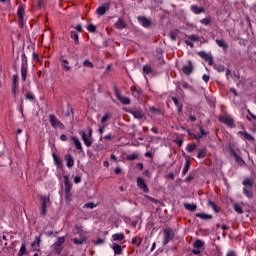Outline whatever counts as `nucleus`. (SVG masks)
I'll use <instances>...</instances> for the list:
<instances>
[{
  "label": "nucleus",
  "instance_id": "obj_32",
  "mask_svg": "<svg viewBox=\"0 0 256 256\" xmlns=\"http://www.w3.org/2000/svg\"><path fill=\"white\" fill-rule=\"evenodd\" d=\"M195 215H196V217H198L199 219H203L204 221H207L209 219H213L212 215L206 214V213H196Z\"/></svg>",
  "mask_w": 256,
  "mask_h": 256
},
{
  "label": "nucleus",
  "instance_id": "obj_29",
  "mask_svg": "<svg viewBox=\"0 0 256 256\" xmlns=\"http://www.w3.org/2000/svg\"><path fill=\"white\" fill-rule=\"evenodd\" d=\"M215 42L218 47H221L223 49V51H227V49L229 48V45H227V42H225V40L223 39H216Z\"/></svg>",
  "mask_w": 256,
  "mask_h": 256
},
{
  "label": "nucleus",
  "instance_id": "obj_25",
  "mask_svg": "<svg viewBox=\"0 0 256 256\" xmlns=\"http://www.w3.org/2000/svg\"><path fill=\"white\" fill-rule=\"evenodd\" d=\"M108 9H109V3L98 7L96 10V13H97V15H105V13H107Z\"/></svg>",
  "mask_w": 256,
  "mask_h": 256
},
{
  "label": "nucleus",
  "instance_id": "obj_53",
  "mask_svg": "<svg viewBox=\"0 0 256 256\" xmlns=\"http://www.w3.org/2000/svg\"><path fill=\"white\" fill-rule=\"evenodd\" d=\"M87 29L90 31V33H95L97 31V27H95L93 24L88 25Z\"/></svg>",
  "mask_w": 256,
  "mask_h": 256
},
{
  "label": "nucleus",
  "instance_id": "obj_11",
  "mask_svg": "<svg viewBox=\"0 0 256 256\" xmlns=\"http://www.w3.org/2000/svg\"><path fill=\"white\" fill-rule=\"evenodd\" d=\"M198 56L207 61L210 66L213 65V56L211 54H207L205 51L198 52Z\"/></svg>",
  "mask_w": 256,
  "mask_h": 256
},
{
  "label": "nucleus",
  "instance_id": "obj_8",
  "mask_svg": "<svg viewBox=\"0 0 256 256\" xmlns=\"http://www.w3.org/2000/svg\"><path fill=\"white\" fill-rule=\"evenodd\" d=\"M114 93L116 95V99L122 103V105H130L131 104V99L121 96V93H119V89L114 88Z\"/></svg>",
  "mask_w": 256,
  "mask_h": 256
},
{
  "label": "nucleus",
  "instance_id": "obj_22",
  "mask_svg": "<svg viewBox=\"0 0 256 256\" xmlns=\"http://www.w3.org/2000/svg\"><path fill=\"white\" fill-rule=\"evenodd\" d=\"M64 187H65V193H71V189L73 188V184L69 181L68 176H64Z\"/></svg>",
  "mask_w": 256,
  "mask_h": 256
},
{
  "label": "nucleus",
  "instance_id": "obj_21",
  "mask_svg": "<svg viewBox=\"0 0 256 256\" xmlns=\"http://www.w3.org/2000/svg\"><path fill=\"white\" fill-rule=\"evenodd\" d=\"M185 165L182 171V175H187V173L189 172V169L191 167V157L185 155Z\"/></svg>",
  "mask_w": 256,
  "mask_h": 256
},
{
  "label": "nucleus",
  "instance_id": "obj_12",
  "mask_svg": "<svg viewBox=\"0 0 256 256\" xmlns=\"http://www.w3.org/2000/svg\"><path fill=\"white\" fill-rule=\"evenodd\" d=\"M41 235L36 236L34 241L31 243L32 251H41Z\"/></svg>",
  "mask_w": 256,
  "mask_h": 256
},
{
  "label": "nucleus",
  "instance_id": "obj_52",
  "mask_svg": "<svg viewBox=\"0 0 256 256\" xmlns=\"http://www.w3.org/2000/svg\"><path fill=\"white\" fill-rule=\"evenodd\" d=\"M105 129H107V124H102L101 126H99L98 133L100 135H103V133L105 132Z\"/></svg>",
  "mask_w": 256,
  "mask_h": 256
},
{
  "label": "nucleus",
  "instance_id": "obj_59",
  "mask_svg": "<svg viewBox=\"0 0 256 256\" xmlns=\"http://www.w3.org/2000/svg\"><path fill=\"white\" fill-rule=\"evenodd\" d=\"M103 243H105V240L102 239V238H98V239L95 241V245H103Z\"/></svg>",
  "mask_w": 256,
  "mask_h": 256
},
{
  "label": "nucleus",
  "instance_id": "obj_47",
  "mask_svg": "<svg viewBox=\"0 0 256 256\" xmlns=\"http://www.w3.org/2000/svg\"><path fill=\"white\" fill-rule=\"evenodd\" d=\"M143 73H145V75H149L150 73H153V69L151 68V66L144 65L143 66Z\"/></svg>",
  "mask_w": 256,
  "mask_h": 256
},
{
  "label": "nucleus",
  "instance_id": "obj_4",
  "mask_svg": "<svg viewBox=\"0 0 256 256\" xmlns=\"http://www.w3.org/2000/svg\"><path fill=\"white\" fill-rule=\"evenodd\" d=\"M164 233V245H167L170 241H173L175 237V232L171 228H165L163 230Z\"/></svg>",
  "mask_w": 256,
  "mask_h": 256
},
{
  "label": "nucleus",
  "instance_id": "obj_41",
  "mask_svg": "<svg viewBox=\"0 0 256 256\" xmlns=\"http://www.w3.org/2000/svg\"><path fill=\"white\" fill-rule=\"evenodd\" d=\"M197 157L198 159H205V157H207L206 148L198 150Z\"/></svg>",
  "mask_w": 256,
  "mask_h": 256
},
{
  "label": "nucleus",
  "instance_id": "obj_34",
  "mask_svg": "<svg viewBox=\"0 0 256 256\" xmlns=\"http://www.w3.org/2000/svg\"><path fill=\"white\" fill-rule=\"evenodd\" d=\"M52 157H53L54 163H55V165H57V167H63V161H61V158H59L57 154L53 153Z\"/></svg>",
  "mask_w": 256,
  "mask_h": 256
},
{
  "label": "nucleus",
  "instance_id": "obj_35",
  "mask_svg": "<svg viewBox=\"0 0 256 256\" xmlns=\"http://www.w3.org/2000/svg\"><path fill=\"white\" fill-rule=\"evenodd\" d=\"M184 208H185L187 211L194 212V211H197V204L185 203V204H184Z\"/></svg>",
  "mask_w": 256,
  "mask_h": 256
},
{
  "label": "nucleus",
  "instance_id": "obj_17",
  "mask_svg": "<svg viewBox=\"0 0 256 256\" xmlns=\"http://www.w3.org/2000/svg\"><path fill=\"white\" fill-rule=\"evenodd\" d=\"M80 135L82 137V141H83L84 145H86V147H91L93 142L91 141V138H89L87 136V133H85V131L81 130Z\"/></svg>",
  "mask_w": 256,
  "mask_h": 256
},
{
  "label": "nucleus",
  "instance_id": "obj_7",
  "mask_svg": "<svg viewBox=\"0 0 256 256\" xmlns=\"http://www.w3.org/2000/svg\"><path fill=\"white\" fill-rule=\"evenodd\" d=\"M49 122L52 125L53 129H63L65 127L63 123H61V121H59V119H57V117L53 114L49 115Z\"/></svg>",
  "mask_w": 256,
  "mask_h": 256
},
{
  "label": "nucleus",
  "instance_id": "obj_56",
  "mask_svg": "<svg viewBox=\"0 0 256 256\" xmlns=\"http://www.w3.org/2000/svg\"><path fill=\"white\" fill-rule=\"evenodd\" d=\"M188 39H189L190 41H199V36H198V35H190V36L188 37Z\"/></svg>",
  "mask_w": 256,
  "mask_h": 256
},
{
  "label": "nucleus",
  "instance_id": "obj_49",
  "mask_svg": "<svg viewBox=\"0 0 256 256\" xmlns=\"http://www.w3.org/2000/svg\"><path fill=\"white\" fill-rule=\"evenodd\" d=\"M23 13H25V9L19 8L18 12H17L18 17H19V23L23 22Z\"/></svg>",
  "mask_w": 256,
  "mask_h": 256
},
{
  "label": "nucleus",
  "instance_id": "obj_26",
  "mask_svg": "<svg viewBox=\"0 0 256 256\" xmlns=\"http://www.w3.org/2000/svg\"><path fill=\"white\" fill-rule=\"evenodd\" d=\"M112 249L114 251V255H122L123 253V248L117 243L112 244Z\"/></svg>",
  "mask_w": 256,
  "mask_h": 256
},
{
  "label": "nucleus",
  "instance_id": "obj_2",
  "mask_svg": "<svg viewBox=\"0 0 256 256\" xmlns=\"http://www.w3.org/2000/svg\"><path fill=\"white\" fill-rule=\"evenodd\" d=\"M65 243V237H59L57 241L52 245L54 253L56 255H61V252L63 251V244Z\"/></svg>",
  "mask_w": 256,
  "mask_h": 256
},
{
  "label": "nucleus",
  "instance_id": "obj_18",
  "mask_svg": "<svg viewBox=\"0 0 256 256\" xmlns=\"http://www.w3.org/2000/svg\"><path fill=\"white\" fill-rule=\"evenodd\" d=\"M182 72L184 75H191L193 73V62L188 61V64L182 67Z\"/></svg>",
  "mask_w": 256,
  "mask_h": 256
},
{
  "label": "nucleus",
  "instance_id": "obj_37",
  "mask_svg": "<svg viewBox=\"0 0 256 256\" xmlns=\"http://www.w3.org/2000/svg\"><path fill=\"white\" fill-rule=\"evenodd\" d=\"M84 241H87V239H85V237L83 236H81L80 238L72 239V242L74 243V245H83Z\"/></svg>",
  "mask_w": 256,
  "mask_h": 256
},
{
  "label": "nucleus",
  "instance_id": "obj_39",
  "mask_svg": "<svg viewBox=\"0 0 256 256\" xmlns=\"http://www.w3.org/2000/svg\"><path fill=\"white\" fill-rule=\"evenodd\" d=\"M141 243H143V238H140V237L132 238V245H136V247H140Z\"/></svg>",
  "mask_w": 256,
  "mask_h": 256
},
{
  "label": "nucleus",
  "instance_id": "obj_20",
  "mask_svg": "<svg viewBox=\"0 0 256 256\" xmlns=\"http://www.w3.org/2000/svg\"><path fill=\"white\" fill-rule=\"evenodd\" d=\"M71 140L73 141L76 150L78 151V153H83V145L81 144V141H79V138L73 136L71 138Z\"/></svg>",
  "mask_w": 256,
  "mask_h": 256
},
{
  "label": "nucleus",
  "instance_id": "obj_24",
  "mask_svg": "<svg viewBox=\"0 0 256 256\" xmlns=\"http://www.w3.org/2000/svg\"><path fill=\"white\" fill-rule=\"evenodd\" d=\"M238 135H240V137H243V139L246 141H255V137L251 136V134H248L247 132L239 131Z\"/></svg>",
  "mask_w": 256,
  "mask_h": 256
},
{
  "label": "nucleus",
  "instance_id": "obj_61",
  "mask_svg": "<svg viewBox=\"0 0 256 256\" xmlns=\"http://www.w3.org/2000/svg\"><path fill=\"white\" fill-rule=\"evenodd\" d=\"M83 227L80 224H75L74 229H76L77 233H81V229Z\"/></svg>",
  "mask_w": 256,
  "mask_h": 256
},
{
  "label": "nucleus",
  "instance_id": "obj_44",
  "mask_svg": "<svg viewBox=\"0 0 256 256\" xmlns=\"http://www.w3.org/2000/svg\"><path fill=\"white\" fill-rule=\"evenodd\" d=\"M203 245H205V242H203L201 240H196L194 242L195 249H203Z\"/></svg>",
  "mask_w": 256,
  "mask_h": 256
},
{
  "label": "nucleus",
  "instance_id": "obj_40",
  "mask_svg": "<svg viewBox=\"0 0 256 256\" xmlns=\"http://www.w3.org/2000/svg\"><path fill=\"white\" fill-rule=\"evenodd\" d=\"M70 37L73 39L75 45H79V34H77V32L72 31Z\"/></svg>",
  "mask_w": 256,
  "mask_h": 256
},
{
  "label": "nucleus",
  "instance_id": "obj_46",
  "mask_svg": "<svg viewBox=\"0 0 256 256\" xmlns=\"http://www.w3.org/2000/svg\"><path fill=\"white\" fill-rule=\"evenodd\" d=\"M234 211H236L238 215H243V207L239 204H234Z\"/></svg>",
  "mask_w": 256,
  "mask_h": 256
},
{
  "label": "nucleus",
  "instance_id": "obj_10",
  "mask_svg": "<svg viewBox=\"0 0 256 256\" xmlns=\"http://www.w3.org/2000/svg\"><path fill=\"white\" fill-rule=\"evenodd\" d=\"M200 133L194 134L193 137L196 139V141H201L203 137H207L209 135V131L203 129V126H199Z\"/></svg>",
  "mask_w": 256,
  "mask_h": 256
},
{
  "label": "nucleus",
  "instance_id": "obj_64",
  "mask_svg": "<svg viewBox=\"0 0 256 256\" xmlns=\"http://www.w3.org/2000/svg\"><path fill=\"white\" fill-rule=\"evenodd\" d=\"M81 181V176L74 177V183L78 184Z\"/></svg>",
  "mask_w": 256,
  "mask_h": 256
},
{
  "label": "nucleus",
  "instance_id": "obj_60",
  "mask_svg": "<svg viewBox=\"0 0 256 256\" xmlns=\"http://www.w3.org/2000/svg\"><path fill=\"white\" fill-rule=\"evenodd\" d=\"M217 227H220V229H222L223 231H229V227L225 224H223V225L217 224Z\"/></svg>",
  "mask_w": 256,
  "mask_h": 256
},
{
  "label": "nucleus",
  "instance_id": "obj_5",
  "mask_svg": "<svg viewBox=\"0 0 256 256\" xmlns=\"http://www.w3.org/2000/svg\"><path fill=\"white\" fill-rule=\"evenodd\" d=\"M41 207H40V214L45 215L47 213V204L51 203V200L47 196H40Z\"/></svg>",
  "mask_w": 256,
  "mask_h": 256
},
{
  "label": "nucleus",
  "instance_id": "obj_9",
  "mask_svg": "<svg viewBox=\"0 0 256 256\" xmlns=\"http://www.w3.org/2000/svg\"><path fill=\"white\" fill-rule=\"evenodd\" d=\"M136 183L141 191H143L144 193H149V187L147 186L143 178L138 177Z\"/></svg>",
  "mask_w": 256,
  "mask_h": 256
},
{
  "label": "nucleus",
  "instance_id": "obj_45",
  "mask_svg": "<svg viewBox=\"0 0 256 256\" xmlns=\"http://www.w3.org/2000/svg\"><path fill=\"white\" fill-rule=\"evenodd\" d=\"M138 158H139V154L137 153H132L126 156V159L128 161H135V159H138Z\"/></svg>",
  "mask_w": 256,
  "mask_h": 256
},
{
  "label": "nucleus",
  "instance_id": "obj_33",
  "mask_svg": "<svg viewBox=\"0 0 256 256\" xmlns=\"http://www.w3.org/2000/svg\"><path fill=\"white\" fill-rule=\"evenodd\" d=\"M208 206L211 207V209H213V211L215 213H219V211H221V208L219 206H217V204L211 200L208 201Z\"/></svg>",
  "mask_w": 256,
  "mask_h": 256
},
{
  "label": "nucleus",
  "instance_id": "obj_54",
  "mask_svg": "<svg viewBox=\"0 0 256 256\" xmlns=\"http://www.w3.org/2000/svg\"><path fill=\"white\" fill-rule=\"evenodd\" d=\"M26 252H27V248H26L25 244H22L20 251H19V255H25Z\"/></svg>",
  "mask_w": 256,
  "mask_h": 256
},
{
  "label": "nucleus",
  "instance_id": "obj_15",
  "mask_svg": "<svg viewBox=\"0 0 256 256\" xmlns=\"http://www.w3.org/2000/svg\"><path fill=\"white\" fill-rule=\"evenodd\" d=\"M115 29L123 30L127 29V22H125V19L118 18V20L114 24Z\"/></svg>",
  "mask_w": 256,
  "mask_h": 256
},
{
  "label": "nucleus",
  "instance_id": "obj_16",
  "mask_svg": "<svg viewBox=\"0 0 256 256\" xmlns=\"http://www.w3.org/2000/svg\"><path fill=\"white\" fill-rule=\"evenodd\" d=\"M60 63L63 71H66V72L71 71V66H69V61L65 59V56L60 57Z\"/></svg>",
  "mask_w": 256,
  "mask_h": 256
},
{
  "label": "nucleus",
  "instance_id": "obj_43",
  "mask_svg": "<svg viewBox=\"0 0 256 256\" xmlns=\"http://www.w3.org/2000/svg\"><path fill=\"white\" fill-rule=\"evenodd\" d=\"M109 119H111V113H106L102 118H101V123L102 125H107V123H105L106 121H109Z\"/></svg>",
  "mask_w": 256,
  "mask_h": 256
},
{
  "label": "nucleus",
  "instance_id": "obj_13",
  "mask_svg": "<svg viewBox=\"0 0 256 256\" xmlns=\"http://www.w3.org/2000/svg\"><path fill=\"white\" fill-rule=\"evenodd\" d=\"M230 155L235 159L237 165H240V167L245 165V160H243V158H241V156H239L233 149L230 150Z\"/></svg>",
  "mask_w": 256,
  "mask_h": 256
},
{
  "label": "nucleus",
  "instance_id": "obj_3",
  "mask_svg": "<svg viewBox=\"0 0 256 256\" xmlns=\"http://www.w3.org/2000/svg\"><path fill=\"white\" fill-rule=\"evenodd\" d=\"M27 56L25 54L22 55V64H21V77L22 81H27Z\"/></svg>",
  "mask_w": 256,
  "mask_h": 256
},
{
  "label": "nucleus",
  "instance_id": "obj_42",
  "mask_svg": "<svg viewBox=\"0 0 256 256\" xmlns=\"http://www.w3.org/2000/svg\"><path fill=\"white\" fill-rule=\"evenodd\" d=\"M200 23L205 26L211 25V16L201 19Z\"/></svg>",
  "mask_w": 256,
  "mask_h": 256
},
{
  "label": "nucleus",
  "instance_id": "obj_57",
  "mask_svg": "<svg viewBox=\"0 0 256 256\" xmlns=\"http://www.w3.org/2000/svg\"><path fill=\"white\" fill-rule=\"evenodd\" d=\"M85 207L87 209H94L95 207V204L93 202H88L87 204H85Z\"/></svg>",
  "mask_w": 256,
  "mask_h": 256
},
{
  "label": "nucleus",
  "instance_id": "obj_14",
  "mask_svg": "<svg viewBox=\"0 0 256 256\" xmlns=\"http://www.w3.org/2000/svg\"><path fill=\"white\" fill-rule=\"evenodd\" d=\"M19 89V76H12V93L13 95H17V90Z\"/></svg>",
  "mask_w": 256,
  "mask_h": 256
},
{
  "label": "nucleus",
  "instance_id": "obj_51",
  "mask_svg": "<svg viewBox=\"0 0 256 256\" xmlns=\"http://www.w3.org/2000/svg\"><path fill=\"white\" fill-rule=\"evenodd\" d=\"M25 98L28 101H35V95H33V93H31V92H27L26 95H25Z\"/></svg>",
  "mask_w": 256,
  "mask_h": 256
},
{
  "label": "nucleus",
  "instance_id": "obj_23",
  "mask_svg": "<svg viewBox=\"0 0 256 256\" xmlns=\"http://www.w3.org/2000/svg\"><path fill=\"white\" fill-rule=\"evenodd\" d=\"M131 92L133 97H135L136 99H139L141 97V93H143L141 88H137L136 86L131 87Z\"/></svg>",
  "mask_w": 256,
  "mask_h": 256
},
{
  "label": "nucleus",
  "instance_id": "obj_31",
  "mask_svg": "<svg viewBox=\"0 0 256 256\" xmlns=\"http://www.w3.org/2000/svg\"><path fill=\"white\" fill-rule=\"evenodd\" d=\"M131 113L135 119H143L145 117L143 110H133Z\"/></svg>",
  "mask_w": 256,
  "mask_h": 256
},
{
  "label": "nucleus",
  "instance_id": "obj_63",
  "mask_svg": "<svg viewBox=\"0 0 256 256\" xmlns=\"http://www.w3.org/2000/svg\"><path fill=\"white\" fill-rule=\"evenodd\" d=\"M101 139H106V141H111V139H113V135L108 134V135L102 137Z\"/></svg>",
  "mask_w": 256,
  "mask_h": 256
},
{
  "label": "nucleus",
  "instance_id": "obj_19",
  "mask_svg": "<svg viewBox=\"0 0 256 256\" xmlns=\"http://www.w3.org/2000/svg\"><path fill=\"white\" fill-rule=\"evenodd\" d=\"M64 160L66 161V166L68 167V169H71L73 165H75V159L71 154H66Z\"/></svg>",
  "mask_w": 256,
  "mask_h": 256
},
{
  "label": "nucleus",
  "instance_id": "obj_36",
  "mask_svg": "<svg viewBox=\"0 0 256 256\" xmlns=\"http://www.w3.org/2000/svg\"><path fill=\"white\" fill-rule=\"evenodd\" d=\"M113 241H123L125 239V234L123 233H116L112 235Z\"/></svg>",
  "mask_w": 256,
  "mask_h": 256
},
{
  "label": "nucleus",
  "instance_id": "obj_6",
  "mask_svg": "<svg viewBox=\"0 0 256 256\" xmlns=\"http://www.w3.org/2000/svg\"><path fill=\"white\" fill-rule=\"evenodd\" d=\"M218 121H220V123H224V125H227V127H230L231 129L235 127V122L231 116H220Z\"/></svg>",
  "mask_w": 256,
  "mask_h": 256
},
{
  "label": "nucleus",
  "instance_id": "obj_38",
  "mask_svg": "<svg viewBox=\"0 0 256 256\" xmlns=\"http://www.w3.org/2000/svg\"><path fill=\"white\" fill-rule=\"evenodd\" d=\"M149 109L153 115H163V111H161L159 108H156L155 106H151Z\"/></svg>",
  "mask_w": 256,
  "mask_h": 256
},
{
  "label": "nucleus",
  "instance_id": "obj_62",
  "mask_svg": "<svg viewBox=\"0 0 256 256\" xmlns=\"http://www.w3.org/2000/svg\"><path fill=\"white\" fill-rule=\"evenodd\" d=\"M167 179H171L173 181L175 179V174L173 172L168 173Z\"/></svg>",
  "mask_w": 256,
  "mask_h": 256
},
{
  "label": "nucleus",
  "instance_id": "obj_30",
  "mask_svg": "<svg viewBox=\"0 0 256 256\" xmlns=\"http://www.w3.org/2000/svg\"><path fill=\"white\" fill-rule=\"evenodd\" d=\"M191 11L194 12L195 15H201V13H205V9L203 7H198L197 5H192Z\"/></svg>",
  "mask_w": 256,
  "mask_h": 256
},
{
  "label": "nucleus",
  "instance_id": "obj_48",
  "mask_svg": "<svg viewBox=\"0 0 256 256\" xmlns=\"http://www.w3.org/2000/svg\"><path fill=\"white\" fill-rule=\"evenodd\" d=\"M186 149L188 153H193L197 149V144H188Z\"/></svg>",
  "mask_w": 256,
  "mask_h": 256
},
{
  "label": "nucleus",
  "instance_id": "obj_55",
  "mask_svg": "<svg viewBox=\"0 0 256 256\" xmlns=\"http://www.w3.org/2000/svg\"><path fill=\"white\" fill-rule=\"evenodd\" d=\"M215 69L218 73H223V71H225V66L223 65H218V66H215Z\"/></svg>",
  "mask_w": 256,
  "mask_h": 256
},
{
  "label": "nucleus",
  "instance_id": "obj_28",
  "mask_svg": "<svg viewBox=\"0 0 256 256\" xmlns=\"http://www.w3.org/2000/svg\"><path fill=\"white\" fill-rule=\"evenodd\" d=\"M172 101L176 105L178 113H183V103L179 102L177 97H172Z\"/></svg>",
  "mask_w": 256,
  "mask_h": 256
},
{
  "label": "nucleus",
  "instance_id": "obj_27",
  "mask_svg": "<svg viewBox=\"0 0 256 256\" xmlns=\"http://www.w3.org/2000/svg\"><path fill=\"white\" fill-rule=\"evenodd\" d=\"M139 23H141L144 27H151V20L147 19V17H138Z\"/></svg>",
  "mask_w": 256,
  "mask_h": 256
},
{
  "label": "nucleus",
  "instance_id": "obj_50",
  "mask_svg": "<svg viewBox=\"0 0 256 256\" xmlns=\"http://www.w3.org/2000/svg\"><path fill=\"white\" fill-rule=\"evenodd\" d=\"M83 65H84L85 67H87L88 69H93V68L95 67V65H93V63H92L91 61H89V60H85V61L83 62Z\"/></svg>",
  "mask_w": 256,
  "mask_h": 256
},
{
  "label": "nucleus",
  "instance_id": "obj_58",
  "mask_svg": "<svg viewBox=\"0 0 256 256\" xmlns=\"http://www.w3.org/2000/svg\"><path fill=\"white\" fill-rule=\"evenodd\" d=\"M65 199L68 203L71 202V192H65Z\"/></svg>",
  "mask_w": 256,
  "mask_h": 256
},
{
  "label": "nucleus",
  "instance_id": "obj_1",
  "mask_svg": "<svg viewBox=\"0 0 256 256\" xmlns=\"http://www.w3.org/2000/svg\"><path fill=\"white\" fill-rule=\"evenodd\" d=\"M242 185H244V195H246L248 199H253V180L250 178H246L243 180Z\"/></svg>",
  "mask_w": 256,
  "mask_h": 256
}]
</instances>
